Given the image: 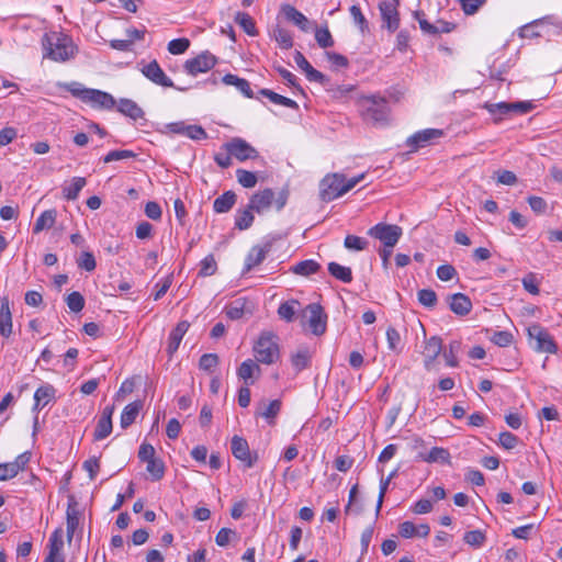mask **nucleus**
<instances>
[{"label": "nucleus", "instance_id": "obj_59", "mask_svg": "<svg viewBox=\"0 0 562 562\" xmlns=\"http://www.w3.org/2000/svg\"><path fill=\"white\" fill-rule=\"evenodd\" d=\"M218 364V356L216 353H204L200 358L199 367L201 370L211 372Z\"/></svg>", "mask_w": 562, "mask_h": 562}, {"label": "nucleus", "instance_id": "obj_54", "mask_svg": "<svg viewBox=\"0 0 562 562\" xmlns=\"http://www.w3.org/2000/svg\"><path fill=\"white\" fill-rule=\"evenodd\" d=\"M344 246L349 250L361 251L367 248L368 240L356 235H347Z\"/></svg>", "mask_w": 562, "mask_h": 562}, {"label": "nucleus", "instance_id": "obj_25", "mask_svg": "<svg viewBox=\"0 0 562 562\" xmlns=\"http://www.w3.org/2000/svg\"><path fill=\"white\" fill-rule=\"evenodd\" d=\"M448 303L450 310L459 315V316H465L468 315L472 310V302L469 299L468 295L463 293H454L448 297Z\"/></svg>", "mask_w": 562, "mask_h": 562}, {"label": "nucleus", "instance_id": "obj_43", "mask_svg": "<svg viewBox=\"0 0 562 562\" xmlns=\"http://www.w3.org/2000/svg\"><path fill=\"white\" fill-rule=\"evenodd\" d=\"M236 23H238L243 30L250 36L257 35V29L254 19L245 12H237L235 16Z\"/></svg>", "mask_w": 562, "mask_h": 562}, {"label": "nucleus", "instance_id": "obj_30", "mask_svg": "<svg viewBox=\"0 0 562 562\" xmlns=\"http://www.w3.org/2000/svg\"><path fill=\"white\" fill-rule=\"evenodd\" d=\"M117 111L134 121L144 117V111L142 108L131 99H120L117 103Z\"/></svg>", "mask_w": 562, "mask_h": 562}, {"label": "nucleus", "instance_id": "obj_48", "mask_svg": "<svg viewBox=\"0 0 562 562\" xmlns=\"http://www.w3.org/2000/svg\"><path fill=\"white\" fill-rule=\"evenodd\" d=\"M297 304L296 300L283 302L278 308L279 316L286 322H292L295 315V305Z\"/></svg>", "mask_w": 562, "mask_h": 562}, {"label": "nucleus", "instance_id": "obj_39", "mask_svg": "<svg viewBox=\"0 0 562 562\" xmlns=\"http://www.w3.org/2000/svg\"><path fill=\"white\" fill-rule=\"evenodd\" d=\"M259 93L266 98H268L272 103L274 104H279V105H282V106H285V108H290V109H293V110H297L299 109V104L290 99V98H286V97H283L270 89H261L259 91Z\"/></svg>", "mask_w": 562, "mask_h": 562}, {"label": "nucleus", "instance_id": "obj_1", "mask_svg": "<svg viewBox=\"0 0 562 562\" xmlns=\"http://www.w3.org/2000/svg\"><path fill=\"white\" fill-rule=\"evenodd\" d=\"M44 57L54 61L64 63L75 56L76 46L66 34L53 32L43 37Z\"/></svg>", "mask_w": 562, "mask_h": 562}, {"label": "nucleus", "instance_id": "obj_47", "mask_svg": "<svg viewBox=\"0 0 562 562\" xmlns=\"http://www.w3.org/2000/svg\"><path fill=\"white\" fill-rule=\"evenodd\" d=\"M76 262L80 269L88 272L93 271L97 267L95 258L91 251H82Z\"/></svg>", "mask_w": 562, "mask_h": 562}, {"label": "nucleus", "instance_id": "obj_12", "mask_svg": "<svg viewBox=\"0 0 562 562\" xmlns=\"http://www.w3.org/2000/svg\"><path fill=\"white\" fill-rule=\"evenodd\" d=\"M224 148L229 155H233V157L239 161L256 159L259 157L258 150L239 137H234L229 142L225 143Z\"/></svg>", "mask_w": 562, "mask_h": 562}, {"label": "nucleus", "instance_id": "obj_2", "mask_svg": "<svg viewBox=\"0 0 562 562\" xmlns=\"http://www.w3.org/2000/svg\"><path fill=\"white\" fill-rule=\"evenodd\" d=\"M288 199V189H282L276 193L271 188H266L250 196L249 209H254L257 214H262L273 206L277 212H280L286 205Z\"/></svg>", "mask_w": 562, "mask_h": 562}, {"label": "nucleus", "instance_id": "obj_24", "mask_svg": "<svg viewBox=\"0 0 562 562\" xmlns=\"http://www.w3.org/2000/svg\"><path fill=\"white\" fill-rule=\"evenodd\" d=\"M64 531L61 528H56L49 537L48 542V554L45 559L55 560V561H64V557L61 554V550L64 547Z\"/></svg>", "mask_w": 562, "mask_h": 562}, {"label": "nucleus", "instance_id": "obj_4", "mask_svg": "<svg viewBox=\"0 0 562 562\" xmlns=\"http://www.w3.org/2000/svg\"><path fill=\"white\" fill-rule=\"evenodd\" d=\"M363 119L374 125H385L389 121L390 108L385 98L368 95L362 99Z\"/></svg>", "mask_w": 562, "mask_h": 562}, {"label": "nucleus", "instance_id": "obj_17", "mask_svg": "<svg viewBox=\"0 0 562 562\" xmlns=\"http://www.w3.org/2000/svg\"><path fill=\"white\" fill-rule=\"evenodd\" d=\"M31 460V452L25 451L19 454L14 461L0 463V481H7L14 477L22 471Z\"/></svg>", "mask_w": 562, "mask_h": 562}, {"label": "nucleus", "instance_id": "obj_44", "mask_svg": "<svg viewBox=\"0 0 562 562\" xmlns=\"http://www.w3.org/2000/svg\"><path fill=\"white\" fill-rule=\"evenodd\" d=\"M272 36L284 49H289L293 46V38L291 33L279 25L273 29Z\"/></svg>", "mask_w": 562, "mask_h": 562}, {"label": "nucleus", "instance_id": "obj_21", "mask_svg": "<svg viewBox=\"0 0 562 562\" xmlns=\"http://www.w3.org/2000/svg\"><path fill=\"white\" fill-rule=\"evenodd\" d=\"M430 533V527L427 524L415 525L414 522L406 520L398 525V535L402 538H426Z\"/></svg>", "mask_w": 562, "mask_h": 562}, {"label": "nucleus", "instance_id": "obj_41", "mask_svg": "<svg viewBox=\"0 0 562 562\" xmlns=\"http://www.w3.org/2000/svg\"><path fill=\"white\" fill-rule=\"evenodd\" d=\"M461 350V341H450L447 349L442 350V356L448 367L454 368L458 366V353Z\"/></svg>", "mask_w": 562, "mask_h": 562}, {"label": "nucleus", "instance_id": "obj_19", "mask_svg": "<svg viewBox=\"0 0 562 562\" xmlns=\"http://www.w3.org/2000/svg\"><path fill=\"white\" fill-rule=\"evenodd\" d=\"M271 247V241L251 247L245 259L244 272H249L254 267L259 266L270 252Z\"/></svg>", "mask_w": 562, "mask_h": 562}, {"label": "nucleus", "instance_id": "obj_34", "mask_svg": "<svg viewBox=\"0 0 562 562\" xmlns=\"http://www.w3.org/2000/svg\"><path fill=\"white\" fill-rule=\"evenodd\" d=\"M312 355L306 347L300 348L291 355V363L295 372H301L311 364Z\"/></svg>", "mask_w": 562, "mask_h": 562}, {"label": "nucleus", "instance_id": "obj_53", "mask_svg": "<svg viewBox=\"0 0 562 562\" xmlns=\"http://www.w3.org/2000/svg\"><path fill=\"white\" fill-rule=\"evenodd\" d=\"M190 41L187 37L175 38L168 43V52L172 55H180L188 50Z\"/></svg>", "mask_w": 562, "mask_h": 562}, {"label": "nucleus", "instance_id": "obj_8", "mask_svg": "<svg viewBox=\"0 0 562 562\" xmlns=\"http://www.w3.org/2000/svg\"><path fill=\"white\" fill-rule=\"evenodd\" d=\"M528 336L536 341L535 350L538 352L555 353L557 345L548 330L539 324L528 327Z\"/></svg>", "mask_w": 562, "mask_h": 562}, {"label": "nucleus", "instance_id": "obj_58", "mask_svg": "<svg viewBox=\"0 0 562 562\" xmlns=\"http://www.w3.org/2000/svg\"><path fill=\"white\" fill-rule=\"evenodd\" d=\"M216 269L217 265L214 257L212 255H209L201 261L199 274L203 277H210L216 272Z\"/></svg>", "mask_w": 562, "mask_h": 562}, {"label": "nucleus", "instance_id": "obj_16", "mask_svg": "<svg viewBox=\"0 0 562 562\" xmlns=\"http://www.w3.org/2000/svg\"><path fill=\"white\" fill-rule=\"evenodd\" d=\"M140 72L153 83L165 88H172L173 81L165 74L157 60H151L140 68Z\"/></svg>", "mask_w": 562, "mask_h": 562}, {"label": "nucleus", "instance_id": "obj_55", "mask_svg": "<svg viewBox=\"0 0 562 562\" xmlns=\"http://www.w3.org/2000/svg\"><path fill=\"white\" fill-rule=\"evenodd\" d=\"M315 40L322 48H328L334 45V40L328 27L317 29L315 31Z\"/></svg>", "mask_w": 562, "mask_h": 562}, {"label": "nucleus", "instance_id": "obj_32", "mask_svg": "<svg viewBox=\"0 0 562 562\" xmlns=\"http://www.w3.org/2000/svg\"><path fill=\"white\" fill-rule=\"evenodd\" d=\"M260 367L251 359H247L239 366L237 375L241 379L246 385L252 384L254 381H249L255 373L260 374Z\"/></svg>", "mask_w": 562, "mask_h": 562}, {"label": "nucleus", "instance_id": "obj_5", "mask_svg": "<svg viewBox=\"0 0 562 562\" xmlns=\"http://www.w3.org/2000/svg\"><path fill=\"white\" fill-rule=\"evenodd\" d=\"M278 338L272 333H262L254 346L255 358L263 364H272L280 357Z\"/></svg>", "mask_w": 562, "mask_h": 562}, {"label": "nucleus", "instance_id": "obj_31", "mask_svg": "<svg viewBox=\"0 0 562 562\" xmlns=\"http://www.w3.org/2000/svg\"><path fill=\"white\" fill-rule=\"evenodd\" d=\"M237 201V195L234 191H225L222 195L216 198L213 202V210L215 213H227L232 210Z\"/></svg>", "mask_w": 562, "mask_h": 562}, {"label": "nucleus", "instance_id": "obj_35", "mask_svg": "<svg viewBox=\"0 0 562 562\" xmlns=\"http://www.w3.org/2000/svg\"><path fill=\"white\" fill-rule=\"evenodd\" d=\"M254 209H249V204L245 209H238L235 214V227L239 231L248 229L255 220Z\"/></svg>", "mask_w": 562, "mask_h": 562}, {"label": "nucleus", "instance_id": "obj_51", "mask_svg": "<svg viewBox=\"0 0 562 562\" xmlns=\"http://www.w3.org/2000/svg\"><path fill=\"white\" fill-rule=\"evenodd\" d=\"M418 302L425 307L432 308L437 304V294L431 289H422L417 293Z\"/></svg>", "mask_w": 562, "mask_h": 562}, {"label": "nucleus", "instance_id": "obj_50", "mask_svg": "<svg viewBox=\"0 0 562 562\" xmlns=\"http://www.w3.org/2000/svg\"><path fill=\"white\" fill-rule=\"evenodd\" d=\"M136 154L133 150L128 149H117V150H111L109 151L103 158L104 164H109L112 161L123 160V159H130L135 158Z\"/></svg>", "mask_w": 562, "mask_h": 562}, {"label": "nucleus", "instance_id": "obj_14", "mask_svg": "<svg viewBox=\"0 0 562 562\" xmlns=\"http://www.w3.org/2000/svg\"><path fill=\"white\" fill-rule=\"evenodd\" d=\"M443 136V131L439 128H426L418 131L406 140V145L411 148V151H416Z\"/></svg>", "mask_w": 562, "mask_h": 562}, {"label": "nucleus", "instance_id": "obj_52", "mask_svg": "<svg viewBox=\"0 0 562 562\" xmlns=\"http://www.w3.org/2000/svg\"><path fill=\"white\" fill-rule=\"evenodd\" d=\"M66 303L71 312L78 313L85 307V297L81 293L75 291L68 294Z\"/></svg>", "mask_w": 562, "mask_h": 562}, {"label": "nucleus", "instance_id": "obj_9", "mask_svg": "<svg viewBox=\"0 0 562 562\" xmlns=\"http://www.w3.org/2000/svg\"><path fill=\"white\" fill-rule=\"evenodd\" d=\"M164 133L167 135H183L192 140H201L207 138V134L201 125L187 124L184 121L166 124Z\"/></svg>", "mask_w": 562, "mask_h": 562}, {"label": "nucleus", "instance_id": "obj_63", "mask_svg": "<svg viewBox=\"0 0 562 562\" xmlns=\"http://www.w3.org/2000/svg\"><path fill=\"white\" fill-rule=\"evenodd\" d=\"M498 443L506 450L514 449L518 443V437L509 431L499 434Z\"/></svg>", "mask_w": 562, "mask_h": 562}, {"label": "nucleus", "instance_id": "obj_7", "mask_svg": "<svg viewBox=\"0 0 562 562\" xmlns=\"http://www.w3.org/2000/svg\"><path fill=\"white\" fill-rule=\"evenodd\" d=\"M345 176L340 173L327 175L319 183V198L324 202H330L345 192H340L344 188Z\"/></svg>", "mask_w": 562, "mask_h": 562}, {"label": "nucleus", "instance_id": "obj_45", "mask_svg": "<svg viewBox=\"0 0 562 562\" xmlns=\"http://www.w3.org/2000/svg\"><path fill=\"white\" fill-rule=\"evenodd\" d=\"M427 462H439V463H449L450 462V453L447 449L440 447H434L424 458Z\"/></svg>", "mask_w": 562, "mask_h": 562}, {"label": "nucleus", "instance_id": "obj_22", "mask_svg": "<svg viewBox=\"0 0 562 562\" xmlns=\"http://www.w3.org/2000/svg\"><path fill=\"white\" fill-rule=\"evenodd\" d=\"M13 323L8 296L0 297V336L9 338L12 334Z\"/></svg>", "mask_w": 562, "mask_h": 562}, {"label": "nucleus", "instance_id": "obj_29", "mask_svg": "<svg viewBox=\"0 0 562 562\" xmlns=\"http://www.w3.org/2000/svg\"><path fill=\"white\" fill-rule=\"evenodd\" d=\"M249 301L245 297H239L225 307L226 316L232 321L241 318L246 313L251 314V308L248 306Z\"/></svg>", "mask_w": 562, "mask_h": 562}, {"label": "nucleus", "instance_id": "obj_28", "mask_svg": "<svg viewBox=\"0 0 562 562\" xmlns=\"http://www.w3.org/2000/svg\"><path fill=\"white\" fill-rule=\"evenodd\" d=\"M143 406H144L143 401L137 400V401H134V402L127 404L124 407V409L121 414V419H120V425L123 429L128 428L135 422L139 412L142 411Z\"/></svg>", "mask_w": 562, "mask_h": 562}, {"label": "nucleus", "instance_id": "obj_49", "mask_svg": "<svg viewBox=\"0 0 562 562\" xmlns=\"http://www.w3.org/2000/svg\"><path fill=\"white\" fill-rule=\"evenodd\" d=\"M387 347L390 350L400 353L402 351L401 335L394 327H389L386 330Z\"/></svg>", "mask_w": 562, "mask_h": 562}, {"label": "nucleus", "instance_id": "obj_36", "mask_svg": "<svg viewBox=\"0 0 562 562\" xmlns=\"http://www.w3.org/2000/svg\"><path fill=\"white\" fill-rule=\"evenodd\" d=\"M87 181L83 177H75L69 184L63 187V195L68 201H74L78 198L80 191L86 186Z\"/></svg>", "mask_w": 562, "mask_h": 562}, {"label": "nucleus", "instance_id": "obj_6", "mask_svg": "<svg viewBox=\"0 0 562 562\" xmlns=\"http://www.w3.org/2000/svg\"><path fill=\"white\" fill-rule=\"evenodd\" d=\"M371 237L379 239L384 247L393 248L400 240L402 227L393 224L379 223L368 231Z\"/></svg>", "mask_w": 562, "mask_h": 562}, {"label": "nucleus", "instance_id": "obj_46", "mask_svg": "<svg viewBox=\"0 0 562 562\" xmlns=\"http://www.w3.org/2000/svg\"><path fill=\"white\" fill-rule=\"evenodd\" d=\"M236 177L238 183L246 189L254 188L258 182L257 175L252 171H248L245 169H237Z\"/></svg>", "mask_w": 562, "mask_h": 562}, {"label": "nucleus", "instance_id": "obj_56", "mask_svg": "<svg viewBox=\"0 0 562 562\" xmlns=\"http://www.w3.org/2000/svg\"><path fill=\"white\" fill-rule=\"evenodd\" d=\"M281 409V402L279 400L271 401L263 411L258 412V415L267 419L270 424Z\"/></svg>", "mask_w": 562, "mask_h": 562}, {"label": "nucleus", "instance_id": "obj_61", "mask_svg": "<svg viewBox=\"0 0 562 562\" xmlns=\"http://www.w3.org/2000/svg\"><path fill=\"white\" fill-rule=\"evenodd\" d=\"M83 510H85V506L81 505L76 496L74 494H70L69 497H68V505H67V510H66V516H76V517H81V515L83 514Z\"/></svg>", "mask_w": 562, "mask_h": 562}, {"label": "nucleus", "instance_id": "obj_15", "mask_svg": "<svg viewBox=\"0 0 562 562\" xmlns=\"http://www.w3.org/2000/svg\"><path fill=\"white\" fill-rule=\"evenodd\" d=\"M231 450L233 456L241 461L246 468H251L257 461V454L252 456L247 440L235 435L231 441Z\"/></svg>", "mask_w": 562, "mask_h": 562}, {"label": "nucleus", "instance_id": "obj_20", "mask_svg": "<svg viewBox=\"0 0 562 562\" xmlns=\"http://www.w3.org/2000/svg\"><path fill=\"white\" fill-rule=\"evenodd\" d=\"M442 352V339L438 336H432L425 341L423 356L424 366L426 370H431L436 359Z\"/></svg>", "mask_w": 562, "mask_h": 562}, {"label": "nucleus", "instance_id": "obj_18", "mask_svg": "<svg viewBox=\"0 0 562 562\" xmlns=\"http://www.w3.org/2000/svg\"><path fill=\"white\" fill-rule=\"evenodd\" d=\"M294 61L296 63L299 68H301L304 71L308 81L318 82L322 86H327L329 83V78L325 76L323 72L315 69L301 52H295Z\"/></svg>", "mask_w": 562, "mask_h": 562}, {"label": "nucleus", "instance_id": "obj_27", "mask_svg": "<svg viewBox=\"0 0 562 562\" xmlns=\"http://www.w3.org/2000/svg\"><path fill=\"white\" fill-rule=\"evenodd\" d=\"M190 324L187 321L179 322L169 335L167 352L172 356L179 348L181 340L188 331Z\"/></svg>", "mask_w": 562, "mask_h": 562}, {"label": "nucleus", "instance_id": "obj_37", "mask_svg": "<svg viewBox=\"0 0 562 562\" xmlns=\"http://www.w3.org/2000/svg\"><path fill=\"white\" fill-rule=\"evenodd\" d=\"M321 269V265L313 260L307 259L297 262L295 266L291 267L290 271L294 274L303 276V277H310L311 274H314L318 272Z\"/></svg>", "mask_w": 562, "mask_h": 562}, {"label": "nucleus", "instance_id": "obj_40", "mask_svg": "<svg viewBox=\"0 0 562 562\" xmlns=\"http://www.w3.org/2000/svg\"><path fill=\"white\" fill-rule=\"evenodd\" d=\"M328 272L331 277L344 283H350L352 281V271L349 267L331 261L328 263Z\"/></svg>", "mask_w": 562, "mask_h": 562}, {"label": "nucleus", "instance_id": "obj_60", "mask_svg": "<svg viewBox=\"0 0 562 562\" xmlns=\"http://www.w3.org/2000/svg\"><path fill=\"white\" fill-rule=\"evenodd\" d=\"M463 540L472 547H481L485 541V535L481 530H471L464 533Z\"/></svg>", "mask_w": 562, "mask_h": 562}, {"label": "nucleus", "instance_id": "obj_11", "mask_svg": "<svg viewBox=\"0 0 562 562\" xmlns=\"http://www.w3.org/2000/svg\"><path fill=\"white\" fill-rule=\"evenodd\" d=\"M398 0H383L379 4L382 19V27L389 32H395L400 26Z\"/></svg>", "mask_w": 562, "mask_h": 562}, {"label": "nucleus", "instance_id": "obj_33", "mask_svg": "<svg viewBox=\"0 0 562 562\" xmlns=\"http://www.w3.org/2000/svg\"><path fill=\"white\" fill-rule=\"evenodd\" d=\"M222 81L227 86L236 87L246 98H254V92L250 88V83L236 75L227 74L223 77Z\"/></svg>", "mask_w": 562, "mask_h": 562}, {"label": "nucleus", "instance_id": "obj_10", "mask_svg": "<svg viewBox=\"0 0 562 562\" xmlns=\"http://www.w3.org/2000/svg\"><path fill=\"white\" fill-rule=\"evenodd\" d=\"M216 63L217 57L209 50H204L198 56L186 60L183 69L188 75L196 76L211 70Z\"/></svg>", "mask_w": 562, "mask_h": 562}, {"label": "nucleus", "instance_id": "obj_62", "mask_svg": "<svg viewBox=\"0 0 562 562\" xmlns=\"http://www.w3.org/2000/svg\"><path fill=\"white\" fill-rule=\"evenodd\" d=\"M513 335L506 330L495 331L491 340L498 347H507L513 342Z\"/></svg>", "mask_w": 562, "mask_h": 562}, {"label": "nucleus", "instance_id": "obj_57", "mask_svg": "<svg viewBox=\"0 0 562 562\" xmlns=\"http://www.w3.org/2000/svg\"><path fill=\"white\" fill-rule=\"evenodd\" d=\"M146 463H147L146 471L149 473V475L151 476L153 480L156 481V480H159L162 477L164 472H165V467L160 460L154 459V460H149Z\"/></svg>", "mask_w": 562, "mask_h": 562}, {"label": "nucleus", "instance_id": "obj_23", "mask_svg": "<svg viewBox=\"0 0 562 562\" xmlns=\"http://www.w3.org/2000/svg\"><path fill=\"white\" fill-rule=\"evenodd\" d=\"M56 389L52 384L45 383L41 385L34 393L33 412H40L47 404L54 401Z\"/></svg>", "mask_w": 562, "mask_h": 562}, {"label": "nucleus", "instance_id": "obj_38", "mask_svg": "<svg viewBox=\"0 0 562 562\" xmlns=\"http://www.w3.org/2000/svg\"><path fill=\"white\" fill-rule=\"evenodd\" d=\"M55 222H56V211L55 210H46L35 221V224L33 226V233L37 234L44 229H48L54 226Z\"/></svg>", "mask_w": 562, "mask_h": 562}, {"label": "nucleus", "instance_id": "obj_3", "mask_svg": "<svg viewBox=\"0 0 562 562\" xmlns=\"http://www.w3.org/2000/svg\"><path fill=\"white\" fill-rule=\"evenodd\" d=\"M64 87L74 97L93 108L111 110L115 105L114 98L105 91L86 88L79 82L66 83Z\"/></svg>", "mask_w": 562, "mask_h": 562}, {"label": "nucleus", "instance_id": "obj_64", "mask_svg": "<svg viewBox=\"0 0 562 562\" xmlns=\"http://www.w3.org/2000/svg\"><path fill=\"white\" fill-rule=\"evenodd\" d=\"M434 503L427 498H420L411 506V510L414 514L423 515L432 510Z\"/></svg>", "mask_w": 562, "mask_h": 562}, {"label": "nucleus", "instance_id": "obj_26", "mask_svg": "<svg viewBox=\"0 0 562 562\" xmlns=\"http://www.w3.org/2000/svg\"><path fill=\"white\" fill-rule=\"evenodd\" d=\"M281 12L285 19L296 25L300 30L307 32L310 29L308 19L291 4H283Z\"/></svg>", "mask_w": 562, "mask_h": 562}, {"label": "nucleus", "instance_id": "obj_13", "mask_svg": "<svg viewBox=\"0 0 562 562\" xmlns=\"http://www.w3.org/2000/svg\"><path fill=\"white\" fill-rule=\"evenodd\" d=\"M307 315L308 326L312 333L321 336L326 331L327 315L324 313L323 307L317 303L308 304L305 308Z\"/></svg>", "mask_w": 562, "mask_h": 562}, {"label": "nucleus", "instance_id": "obj_42", "mask_svg": "<svg viewBox=\"0 0 562 562\" xmlns=\"http://www.w3.org/2000/svg\"><path fill=\"white\" fill-rule=\"evenodd\" d=\"M113 425L112 420L108 419L105 417H100L98 419L94 432H93V440L100 441L109 437L112 432Z\"/></svg>", "mask_w": 562, "mask_h": 562}]
</instances>
